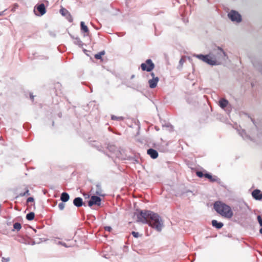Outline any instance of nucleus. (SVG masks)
<instances>
[{"mask_svg": "<svg viewBox=\"0 0 262 262\" xmlns=\"http://www.w3.org/2000/svg\"><path fill=\"white\" fill-rule=\"evenodd\" d=\"M138 222L148 224L149 226L160 232L163 227V222L160 216L157 213L148 210L139 211L135 213Z\"/></svg>", "mask_w": 262, "mask_h": 262, "instance_id": "obj_1", "label": "nucleus"}, {"mask_svg": "<svg viewBox=\"0 0 262 262\" xmlns=\"http://www.w3.org/2000/svg\"><path fill=\"white\" fill-rule=\"evenodd\" d=\"M193 56L211 66L221 64L227 58L225 52L219 47L214 48L207 55L195 54Z\"/></svg>", "mask_w": 262, "mask_h": 262, "instance_id": "obj_2", "label": "nucleus"}, {"mask_svg": "<svg viewBox=\"0 0 262 262\" xmlns=\"http://www.w3.org/2000/svg\"><path fill=\"white\" fill-rule=\"evenodd\" d=\"M214 208L218 213L226 218L230 219L233 215L231 207L222 202H216L214 204Z\"/></svg>", "mask_w": 262, "mask_h": 262, "instance_id": "obj_3", "label": "nucleus"}, {"mask_svg": "<svg viewBox=\"0 0 262 262\" xmlns=\"http://www.w3.org/2000/svg\"><path fill=\"white\" fill-rule=\"evenodd\" d=\"M141 68L143 71L150 72L154 69L155 64L151 59H148L146 60L145 62L141 64Z\"/></svg>", "mask_w": 262, "mask_h": 262, "instance_id": "obj_4", "label": "nucleus"}, {"mask_svg": "<svg viewBox=\"0 0 262 262\" xmlns=\"http://www.w3.org/2000/svg\"><path fill=\"white\" fill-rule=\"evenodd\" d=\"M229 18L232 21L239 23L242 21L241 15L236 11L232 10L228 14Z\"/></svg>", "mask_w": 262, "mask_h": 262, "instance_id": "obj_5", "label": "nucleus"}, {"mask_svg": "<svg viewBox=\"0 0 262 262\" xmlns=\"http://www.w3.org/2000/svg\"><path fill=\"white\" fill-rule=\"evenodd\" d=\"M150 75L152 77V78L148 80V83L149 87L151 89H154L157 86L159 79L157 76H155L154 73H151Z\"/></svg>", "mask_w": 262, "mask_h": 262, "instance_id": "obj_6", "label": "nucleus"}, {"mask_svg": "<svg viewBox=\"0 0 262 262\" xmlns=\"http://www.w3.org/2000/svg\"><path fill=\"white\" fill-rule=\"evenodd\" d=\"M101 204V199L97 196L93 195L91 198L90 200L88 202V205L90 207L92 206L93 205L100 206Z\"/></svg>", "mask_w": 262, "mask_h": 262, "instance_id": "obj_7", "label": "nucleus"}, {"mask_svg": "<svg viewBox=\"0 0 262 262\" xmlns=\"http://www.w3.org/2000/svg\"><path fill=\"white\" fill-rule=\"evenodd\" d=\"M252 196L256 200L262 199V192L258 189L254 190L252 193Z\"/></svg>", "mask_w": 262, "mask_h": 262, "instance_id": "obj_8", "label": "nucleus"}, {"mask_svg": "<svg viewBox=\"0 0 262 262\" xmlns=\"http://www.w3.org/2000/svg\"><path fill=\"white\" fill-rule=\"evenodd\" d=\"M94 193L95 194L99 196H103L104 195L103 193V190L101 187V186L99 184L96 185Z\"/></svg>", "mask_w": 262, "mask_h": 262, "instance_id": "obj_9", "label": "nucleus"}, {"mask_svg": "<svg viewBox=\"0 0 262 262\" xmlns=\"http://www.w3.org/2000/svg\"><path fill=\"white\" fill-rule=\"evenodd\" d=\"M147 154L150 156V157L152 159H156L158 156V152L153 149H149L147 150Z\"/></svg>", "mask_w": 262, "mask_h": 262, "instance_id": "obj_10", "label": "nucleus"}, {"mask_svg": "<svg viewBox=\"0 0 262 262\" xmlns=\"http://www.w3.org/2000/svg\"><path fill=\"white\" fill-rule=\"evenodd\" d=\"M73 204L77 207H81L83 205L82 199L79 197L76 198L73 201Z\"/></svg>", "mask_w": 262, "mask_h": 262, "instance_id": "obj_11", "label": "nucleus"}, {"mask_svg": "<svg viewBox=\"0 0 262 262\" xmlns=\"http://www.w3.org/2000/svg\"><path fill=\"white\" fill-rule=\"evenodd\" d=\"M36 9L39 12L41 15H43L46 13L45 6L43 4L39 5Z\"/></svg>", "mask_w": 262, "mask_h": 262, "instance_id": "obj_12", "label": "nucleus"}, {"mask_svg": "<svg viewBox=\"0 0 262 262\" xmlns=\"http://www.w3.org/2000/svg\"><path fill=\"white\" fill-rule=\"evenodd\" d=\"M228 101L225 99H221L219 102V105L222 108H225L228 104Z\"/></svg>", "mask_w": 262, "mask_h": 262, "instance_id": "obj_13", "label": "nucleus"}, {"mask_svg": "<svg viewBox=\"0 0 262 262\" xmlns=\"http://www.w3.org/2000/svg\"><path fill=\"white\" fill-rule=\"evenodd\" d=\"M212 225L217 229H220L223 226V224L221 222H217L216 220H212Z\"/></svg>", "mask_w": 262, "mask_h": 262, "instance_id": "obj_14", "label": "nucleus"}, {"mask_svg": "<svg viewBox=\"0 0 262 262\" xmlns=\"http://www.w3.org/2000/svg\"><path fill=\"white\" fill-rule=\"evenodd\" d=\"M69 195L66 192H63L60 197L61 200L63 202H66L69 200Z\"/></svg>", "mask_w": 262, "mask_h": 262, "instance_id": "obj_15", "label": "nucleus"}, {"mask_svg": "<svg viewBox=\"0 0 262 262\" xmlns=\"http://www.w3.org/2000/svg\"><path fill=\"white\" fill-rule=\"evenodd\" d=\"M80 27H81V30L86 33H89V29L88 27L85 25L83 21H81L80 23Z\"/></svg>", "mask_w": 262, "mask_h": 262, "instance_id": "obj_16", "label": "nucleus"}, {"mask_svg": "<svg viewBox=\"0 0 262 262\" xmlns=\"http://www.w3.org/2000/svg\"><path fill=\"white\" fill-rule=\"evenodd\" d=\"M258 223L261 228L259 230L260 233L262 234V215H258L257 217Z\"/></svg>", "mask_w": 262, "mask_h": 262, "instance_id": "obj_17", "label": "nucleus"}, {"mask_svg": "<svg viewBox=\"0 0 262 262\" xmlns=\"http://www.w3.org/2000/svg\"><path fill=\"white\" fill-rule=\"evenodd\" d=\"M34 212H30L27 214L26 219L29 221H31L34 218Z\"/></svg>", "mask_w": 262, "mask_h": 262, "instance_id": "obj_18", "label": "nucleus"}, {"mask_svg": "<svg viewBox=\"0 0 262 262\" xmlns=\"http://www.w3.org/2000/svg\"><path fill=\"white\" fill-rule=\"evenodd\" d=\"M105 54V52L104 51L99 52V53L96 54L95 55V57L96 59H100L102 57V56Z\"/></svg>", "mask_w": 262, "mask_h": 262, "instance_id": "obj_19", "label": "nucleus"}, {"mask_svg": "<svg viewBox=\"0 0 262 262\" xmlns=\"http://www.w3.org/2000/svg\"><path fill=\"white\" fill-rule=\"evenodd\" d=\"M13 227L15 229L17 230V231H19L21 229V226L20 223H15L13 225Z\"/></svg>", "mask_w": 262, "mask_h": 262, "instance_id": "obj_20", "label": "nucleus"}, {"mask_svg": "<svg viewBox=\"0 0 262 262\" xmlns=\"http://www.w3.org/2000/svg\"><path fill=\"white\" fill-rule=\"evenodd\" d=\"M112 120H123V117H117V116H115L114 115H112Z\"/></svg>", "mask_w": 262, "mask_h": 262, "instance_id": "obj_21", "label": "nucleus"}, {"mask_svg": "<svg viewBox=\"0 0 262 262\" xmlns=\"http://www.w3.org/2000/svg\"><path fill=\"white\" fill-rule=\"evenodd\" d=\"M60 12L62 15H66L67 14H69L68 12L65 9H61L60 10Z\"/></svg>", "mask_w": 262, "mask_h": 262, "instance_id": "obj_22", "label": "nucleus"}, {"mask_svg": "<svg viewBox=\"0 0 262 262\" xmlns=\"http://www.w3.org/2000/svg\"><path fill=\"white\" fill-rule=\"evenodd\" d=\"M58 207L60 210H62L65 207V204L63 203H60L58 205Z\"/></svg>", "mask_w": 262, "mask_h": 262, "instance_id": "obj_23", "label": "nucleus"}, {"mask_svg": "<svg viewBox=\"0 0 262 262\" xmlns=\"http://www.w3.org/2000/svg\"><path fill=\"white\" fill-rule=\"evenodd\" d=\"M204 176H205L206 178H208V179H210V180H211V181H215V180H214V179H212V176H211L210 174H209L206 173V174H205L204 175Z\"/></svg>", "mask_w": 262, "mask_h": 262, "instance_id": "obj_24", "label": "nucleus"}, {"mask_svg": "<svg viewBox=\"0 0 262 262\" xmlns=\"http://www.w3.org/2000/svg\"><path fill=\"white\" fill-rule=\"evenodd\" d=\"M132 234L135 237H138L139 236V234L138 232H136L135 231H133L132 232Z\"/></svg>", "mask_w": 262, "mask_h": 262, "instance_id": "obj_25", "label": "nucleus"}, {"mask_svg": "<svg viewBox=\"0 0 262 262\" xmlns=\"http://www.w3.org/2000/svg\"><path fill=\"white\" fill-rule=\"evenodd\" d=\"M2 262H9L10 258H9V257H7V258L2 257Z\"/></svg>", "mask_w": 262, "mask_h": 262, "instance_id": "obj_26", "label": "nucleus"}, {"mask_svg": "<svg viewBox=\"0 0 262 262\" xmlns=\"http://www.w3.org/2000/svg\"><path fill=\"white\" fill-rule=\"evenodd\" d=\"M196 174L199 177L202 178L204 176L203 172L202 171H198L196 172Z\"/></svg>", "mask_w": 262, "mask_h": 262, "instance_id": "obj_27", "label": "nucleus"}, {"mask_svg": "<svg viewBox=\"0 0 262 262\" xmlns=\"http://www.w3.org/2000/svg\"><path fill=\"white\" fill-rule=\"evenodd\" d=\"M76 44L81 46L82 45V42L79 39L76 38Z\"/></svg>", "mask_w": 262, "mask_h": 262, "instance_id": "obj_28", "label": "nucleus"}, {"mask_svg": "<svg viewBox=\"0 0 262 262\" xmlns=\"http://www.w3.org/2000/svg\"><path fill=\"white\" fill-rule=\"evenodd\" d=\"M58 244H60L66 247H70V246H68L66 243H62V242H58Z\"/></svg>", "mask_w": 262, "mask_h": 262, "instance_id": "obj_29", "label": "nucleus"}, {"mask_svg": "<svg viewBox=\"0 0 262 262\" xmlns=\"http://www.w3.org/2000/svg\"><path fill=\"white\" fill-rule=\"evenodd\" d=\"M29 190H28V189H27V190L26 191V192H25L24 193H22V194H20V195L21 196H24V195H26V194L29 195Z\"/></svg>", "mask_w": 262, "mask_h": 262, "instance_id": "obj_30", "label": "nucleus"}, {"mask_svg": "<svg viewBox=\"0 0 262 262\" xmlns=\"http://www.w3.org/2000/svg\"><path fill=\"white\" fill-rule=\"evenodd\" d=\"M34 201V199L32 197H29L27 199V202H32Z\"/></svg>", "mask_w": 262, "mask_h": 262, "instance_id": "obj_31", "label": "nucleus"}, {"mask_svg": "<svg viewBox=\"0 0 262 262\" xmlns=\"http://www.w3.org/2000/svg\"><path fill=\"white\" fill-rule=\"evenodd\" d=\"M112 228L111 227L107 226L105 227V230L108 231H111Z\"/></svg>", "mask_w": 262, "mask_h": 262, "instance_id": "obj_32", "label": "nucleus"}, {"mask_svg": "<svg viewBox=\"0 0 262 262\" xmlns=\"http://www.w3.org/2000/svg\"><path fill=\"white\" fill-rule=\"evenodd\" d=\"M184 62V60L183 58H181L179 61L180 64L182 66Z\"/></svg>", "mask_w": 262, "mask_h": 262, "instance_id": "obj_33", "label": "nucleus"}, {"mask_svg": "<svg viewBox=\"0 0 262 262\" xmlns=\"http://www.w3.org/2000/svg\"><path fill=\"white\" fill-rule=\"evenodd\" d=\"M69 17H70V18H68V19H69V20L70 21H71H71H72V18L70 14H69Z\"/></svg>", "mask_w": 262, "mask_h": 262, "instance_id": "obj_34", "label": "nucleus"}, {"mask_svg": "<svg viewBox=\"0 0 262 262\" xmlns=\"http://www.w3.org/2000/svg\"><path fill=\"white\" fill-rule=\"evenodd\" d=\"M31 98L32 99H33V96H31Z\"/></svg>", "mask_w": 262, "mask_h": 262, "instance_id": "obj_35", "label": "nucleus"}]
</instances>
